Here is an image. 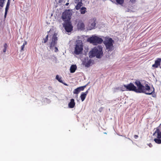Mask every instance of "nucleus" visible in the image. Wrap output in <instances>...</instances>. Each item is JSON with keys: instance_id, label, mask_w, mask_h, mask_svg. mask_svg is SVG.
Segmentation results:
<instances>
[{"instance_id": "nucleus-32", "label": "nucleus", "mask_w": 161, "mask_h": 161, "mask_svg": "<svg viewBox=\"0 0 161 161\" xmlns=\"http://www.w3.org/2000/svg\"><path fill=\"white\" fill-rule=\"evenodd\" d=\"M7 48H4L3 51L5 53L6 52Z\"/></svg>"}, {"instance_id": "nucleus-15", "label": "nucleus", "mask_w": 161, "mask_h": 161, "mask_svg": "<svg viewBox=\"0 0 161 161\" xmlns=\"http://www.w3.org/2000/svg\"><path fill=\"white\" fill-rule=\"evenodd\" d=\"M10 4V0H8L5 9V12L4 14V17H5L7 14V12L9 8V7Z\"/></svg>"}, {"instance_id": "nucleus-10", "label": "nucleus", "mask_w": 161, "mask_h": 161, "mask_svg": "<svg viewBox=\"0 0 161 161\" xmlns=\"http://www.w3.org/2000/svg\"><path fill=\"white\" fill-rule=\"evenodd\" d=\"M75 3H77V4L75 6L76 9V10L80 9V7L83 5L82 0H75Z\"/></svg>"}, {"instance_id": "nucleus-18", "label": "nucleus", "mask_w": 161, "mask_h": 161, "mask_svg": "<svg viewBox=\"0 0 161 161\" xmlns=\"http://www.w3.org/2000/svg\"><path fill=\"white\" fill-rule=\"evenodd\" d=\"M80 9V12L81 14H84L86 12V8L85 7H82Z\"/></svg>"}, {"instance_id": "nucleus-11", "label": "nucleus", "mask_w": 161, "mask_h": 161, "mask_svg": "<svg viewBox=\"0 0 161 161\" xmlns=\"http://www.w3.org/2000/svg\"><path fill=\"white\" fill-rule=\"evenodd\" d=\"M77 28L78 29L81 30L85 29V25L82 21L79 22L77 25Z\"/></svg>"}, {"instance_id": "nucleus-26", "label": "nucleus", "mask_w": 161, "mask_h": 161, "mask_svg": "<svg viewBox=\"0 0 161 161\" xmlns=\"http://www.w3.org/2000/svg\"><path fill=\"white\" fill-rule=\"evenodd\" d=\"M5 0H0V6L3 7V4L4 3V1Z\"/></svg>"}, {"instance_id": "nucleus-28", "label": "nucleus", "mask_w": 161, "mask_h": 161, "mask_svg": "<svg viewBox=\"0 0 161 161\" xmlns=\"http://www.w3.org/2000/svg\"><path fill=\"white\" fill-rule=\"evenodd\" d=\"M58 48L56 47H55V50H54L55 52L56 53H57L58 52Z\"/></svg>"}, {"instance_id": "nucleus-31", "label": "nucleus", "mask_w": 161, "mask_h": 161, "mask_svg": "<svg viewBox=\"0 0 161 161\" xmlns=\"http://www.w3.org/2000/svg\"><path fill=\"white\" fill-rule=\"evenodd\" d=\"M148 146L150 147H153V145H152V144L151 143H149L148 144Z\"/></svg>"}, {"instance_id": "nucleus-1", "label": "nucleus", "mask_w": 161, "mask_h": 161, "mask_svg": "<svg viewBox=\"0 0 161 161\" xmlns=\"http://www.w3.org/2000/svg\"><path fill=\"white\" fill-rule=\"evenodd\" d=\"M135 84L137 86L138 88L132 83L127 85L126 89L127 91H133L136 93H143L145 94L150 95L153 94L154 92V88L153 87V90L150 88L147 84L145 85V86L142 85L139 80H136L135 82Z\"/></svg>"}, {"instance_id": "nucleus-6", "label": "nucleus", "mask_w": 161, "mask_h": 161, "mask_svg": "<svg viewBox=\"0 0 161 161\" xmlns=\"http://www.w3.org/2000/svg\"><path fill=\"white\" fill-rule=\"evenodd\" d=\"M63 26L67 32H70L73 30V26L70 21H64Z\"/></svg>"}, {"instance_id": "nucleus-7", "label": "nucleus", "mask_w": 161, "mask_h": 161, "mask_svg": "<svg viewBox=\"0 0 161 161\" xmlns=\"http://www.w3.org/2000/svg\"><path fill=\"white\" fill-rule=\"evenodd\" d=\"M72 15V11L69 9L66 10L63 12L62 17L63 19H65V20H70Z\"/></svg>"}, {"instance_id": "nucleus-19", "label": "nucleus", "mask_w": 161, "mask_h": 161, "mask_svg": "<svg viewBox=\"0 0 161 161\" xmlns=\"http://www.w3.org/2000/svg\"><path fill=\"white\" fill-rule=\"evenodd\" d=\"M117 4L122 5L124 3V0H115Z\"/></svg>"}, {"instance_id": "nucleus-16", "label": "nucleus", "mask_w": 161, "mask_h": 161, "mask_svg": "<svg viewBox=\"0 0 161 161\" xmlns=\"http://www.w3.org/2000/svg\"><path fill=\"white\" fill-rule=\"evenodd\" d=\"M77 66L75 65H72L70 69V72L71 73H73L75 72Z\"/></svg>"}, {"instance_id": "nucleus-29", "label": "nucleus", "mask_w": 161, "mask_h": 161, "mask_svg": "<svg viewBox=\"0 0 161 161\" xmlns=\"http://www.w3.org/2000/svg\"><path fill=\"white\" fill-rule=\"evenodd\" d=\"M8 47V45L6 43L4 44V48H7Z\"/></svg>"}, {"instance_id": "nucleus-30", "label": "nucleus", "mask_w": 161, "mask_h": 161, "mask_svg": "<svg viewBox=\"0 0 161 161\" xmlns=\"http://www.w3.org/2000/svg\"><path fill=\"white\" fill-rule=\"evenodd\" d=\"M138 135H135L134 136V137L136 139H137L138 138Z\"/></svg>"}, {"instance_id": "nucleus-21", "label": "nucleus", "mask_w": 161, "mask_h": 161, "mask_svg": "<svg viewBox=\"0 0 161 161\" xmlns=\"http://www.w3.org/2000/svg\"><path fill=\"white\" fill-rule=\"evenodd\" d=\"M125 86H127V85H124L123 86L120 87L122 91H127V89H126V87Z\"/></svg>"}, {"instance_id": "nucleus-37", "label": "nucleus", "mask_w": 161, "mask_h": 161, "mask_svg": "<svg viewBox=\"0 0 161 161\" xmlns=\"http://www.w3.org/2000/svg\"><path fill=\"white\" fill-rule=\"evenodd\" d=\"M160 68H161V67H160Z\"/></svg>"}, {"instance_id": "nucleus-35", "label": "nucleus", "mask_w": 161, "mask_h": 161, "mask_svg": "<svg viewBox=\"0 0 161 161\" xmlns=\"http://www.w3.org/2000/svg\"><path fill=\"white\" fill-rule=\"evenodd\" d=\"M69 3H67L66 4H65V5H66V6H67L68 5Z\"/></svg>"}, {"instance_id": "nucleus-27", "label": "nucleus", "mask_w": 161, "mask_h": 161, "mask_svg": "<svg viewBox=\"0 0 161 161\" xmlns=\"http://www.w3.org/2000/svg\"><path fill=\"white\" fill-rule=\"evenodd\" d=\"M48 35H47L45 38H44L43 39L44 41V43H46L48 40Z\"/></svg>"}, {"instance_id": "nucleus-3", "label": "nucleus", "mask_w": 161, "mask_h": 161, "mask_svg": "<svg viewBox=\"0 0 161 161\" xmlns=\"http://www.w3.org/2000/svg\"><path fill=\"white\" fill-rule=\"evenodd\" d=\"M155 129L156 130L153 133V135L157 138H155L154 140L157 144H161V139H160L161 138V124L156 128L154 129V130Z\"/></svg>"}, {"instance_id": "nucleus-36", "label": "nucleus", "mask_w": 161, "mask_h": 161, "mask_svg": "<svg viewBox=\"0 0 161 161\" xmlns=\"http://www.w3.org/2000/svg\"><path fill=\"white\" fill-rule=\"evenodd\" d=\"M96 20V19H93V20Z\"/></svg>"}, {"instance_id": "nucleus-25", "label": "nucleus", "mask_w": 161, "mask_h": 161, "mask_svg": "<svg viewBox=\"0 0 161 161\" xmlns=\"http://www.w3.org/2000/svg\"><path fill=\"white\" fill-rule=\"evenodd\" d=\"M27 44V42H25L23 45L21 46V51H23L24 50V48L25 47V45H26Z\"/></svg>"}, {"instance_id": "nucleus-34", "label": "nucleus", "mask_w": 161, "mask_h": 161, "mask_svg": "<svg viewBox=\"0 0 161 161\" xmlns=\"http://www.w3.org/2000/svg\"><path fill=\"white\" fill-rule=\"evenodd\" d=\"M130 0L132 3L134 2L135 1V0Z\"/></svg>"}, {"instance_id": "nucleus-17", "label": "nucleus", "mask_w": 161, "mask_h": 161, "mask_svg": "<svg viewBox=\"0 0 161 161\" xmlns=\"http://www.w3.org/2000/svg\"><path fill=\"white\" fill-rule=\"evenodd\" d=\"M96 25V23L95 21H94L91 24L90 26L89 30H91L94 28Z\"/></svg>"}, {"instance_id": "nucleus-22", "label": "nucleus", "mask_w": 161, "mask_h": 161, "mask_svg": "<svg viewBox=\"0 0 161 161\" xmlns=\"http://www.w3.org/2000/svg\"><path fill=\"white\" fill-rule=\"evenodd\" d=\"M91 63V60H89L87 62H85V65L86 67H88L90 66Z\"/></svg>"}, {"instance_id": "nucleus-5", "label": "nucleus", "mask_w": 161, "mask_h": 161, "mask_svg": "<svg viewBox=\"0 0 161 161\" xmlns=\"http://www.w3.org/2000/svg\"><path fill=\"white\" fill-rule=\"evenodd\" d=\"M106 49L108 51H112L113 50V43L114 41L112 38H109L108 39L105 40L104 42Z\"/></svg>"}, {"instance_id": "nucleus-33", "label": "nucleus", "mask_w": 161, "mask_h": 161, "mask_svg": "<svg viewBox=\"0 0 161 161\" xmlns=\"http://www.w3.org/2000/svg\"><path fill=\"white\" fill-rule=\"evenodd\" d=\"M63 0H59V1H58V2L59 3H61V2H62L63 1Z\"/></svg>"}, {"instance_id": "nucleus-8", "label": "nucleus", "mask_w": 161, "mask_h": 161, "mask_svg": "<svg viewBox=\"0 0 161 161\" xmlns=\"http://www.w3.org/2000/svg\"><path fill=\"white\" fill-rule=\"evenodd\" d=\"M83 50V45L81 42H77L75 47V53L77 55L80 54Z\"/></svg>"}, {"instance_id": "nucleus-23", "label": "nucleus", "mask_w": 161, "mask_h": 161, "mask_svg": "<svg viewBox=\"0 0 161 161\" xmlns=\"http://www.w3.org/2000/svg\"><path fill=\"white\" fill-rule=\"evenodd\" d=\"M80 92V90L78 87L74 90L73 93L75 94H78Z\"/></svg>"}, {"instance_id": "nucleus-20", "label": "nucleus", "mask_w": 161, "mask_h": 161, "mask_svg": "<svg viewBox=\"0 0 161 161\" xmlns=\"http://www.w3.org/2000/svg\"><path fill=\"white\" fill-rule=\"evenodd\" d=\"M56 79L58 80L60 82L63 83V81L62 80V78L60 77L58 75H57L56 76Z\"/></svg>"}, {"instance_id": "nucleus-2", "label": "nucleus", "mask_w": 161, "mask_h": 161, "mask_svg": "<svg viewBox=\"0 0 161 161\" xmlns=\"http://www.w3.org/2000/svg\"><path fill=\"white\" fill-rule=\"evenodd\" d=\"M103 48L101 46L94 47L89 53L90 58L96 57L97 58H100L103 56Z\"/></svg>"}, {"instance_id": "nucleus-14", "label": "nucleus", "mask_w": 161, "mask_h": 161, "mask_svg": "<svg viewBox=\"0 0 161 161\" xmlns=\"http://www.w3.org/2000/svg\"><path fill=\"white\" fill-rule=\"evenodd\" d=\"M75 105V103L74 99H71L70 102L69 103L68 105L69 108H73Z\"/></svg>"}, {"instance_id": "nucleus-12", "label": "nucleus", "mask_w": 161, "mask_h": 161, "mask_svg": "<svg viewBox=\"0 0 161 161\" xmlns=\"http://www.w3.org/2000/svg\"><path fill=\"white\" fill-rule=\"evenodd\" d=\"M161 61V58H158L155 61V64L152 65V67L155 68H157L160 65Z\"/></svg>"}, {"instance_id": "nucleus-13", "label": "nucleus", "mask_w": 161, "mask_h": 161, "mask_svg": "<svg viewBox=\"0 0 161 161\" xmlns=\"http://www.w3.org/2000/svg\"><path fill=\"white\" fill-rule=\"evenodd\" d=\"M88 93V90L86 91L85 92H82V94H81V95L80 96V98H81V99L82 101H83L84 100Z\"/></svg>"}, {"instance_id": "nucleus-24", "label": "nucleus", "mask_w": 161, "mask_h": 161, "mask_svg": "<svg viewBox=\"0 0 161 161\" xmlns=\"http://www.w3.org/2000/svg\"><path fill=\"white\" fill-rule=\"evenodd\" d=\"M86 85L84 86H80L79 87H78V88L80 90V92L81 91H83L84 88L86 87Z\"/></svg>"}, {"instance_id": "nucleus-9", "label": "nucleus", "mask_w": 161, "mask_h": 161, "mask_svg": "<svg viewBox=\"0 0 161 161\" xmlns=\"http://www.w3.org/2000/svg\"><path fill=\"white\" fill-rule=\"evenodd\" d=\"M57 34L54 33L53 36L52 41L50 43V48L52 49L57 44L58 41Z\"/></svg>"}, {"instance_id": "nucleus-4", "label": "nucleus", "mask_w": 161, "mask_h": 161, "mask_svg": "<svg viewBox=\"0 0 161 161\" xmlns=\"http://www.w3.org/2000/svg\"><path fill=\"white\" fill-rule=\"evenodd\" d=\"M87 41L95 45L101 44L103 42V40L101 38L96 36L89 38L87 39Z\"/></svg>"}]
</instances>
